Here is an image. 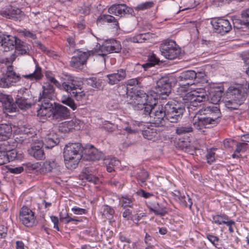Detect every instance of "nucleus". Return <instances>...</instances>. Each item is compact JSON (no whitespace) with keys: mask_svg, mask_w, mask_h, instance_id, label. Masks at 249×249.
Masks as SVG:
<instances>
[{"mask_svg":"<svg viewBox=\"0 0 249 249\" xmlns=\"http://www.w3.org/2000/svg\"><path fill=\"white\" fill-rule=\"evenodd\" d=\"M126 83V87H123L122 89L125 93L127 102L130 104L131 101L133 100L134 97L131 98L130 94L133 95L134 93L137 95L138 90L136 89V86L139 84V82L137 78H133L127 80Z\"/></svg>","mask_w":249,"mask_h":249,"instance_id":"20","label":"nucleus"},{"mask_svg":"<svg viewBox=\"0 0 249 249\" xmlns=\"http://www.w3.org/2000/svg\"><path fill=\"white\" fill-rule=\"evenodd\" d=\"M137 194L140 196L144 197V198H148L153 196L152 193L146 192L142 189L139 190L137 192Z\"/></svg>","mask_w":249,"mask_h":249,"instance_id":"58","label":"nucleus"},{"mask_svg":"<svg viewBox=\"0 0 249 249\" xmlns=\"http://www.w3.org/2000/svg\"><path fill=\"white\" fill-rule=\"evenodd\" d=\"M248 144L245 142L238 143L236 144V148L235 152L232 154V156L233 158L239 157V153L241 152L245 151L247 148Z\"/></svg>","mask_w":249,"mask_h":249,"instance_id":"42","label":"nucleus"},{"mask_svg":"<svg viewBox=\"0 0 249 249\" xmlns=\"http://www.w3.org/2000/svg\"><path fill=\"white\" fill-rule=\"evenodd\" d=\"M193 123L194 127L197 130H201L203 128H205L201 118H196L195 117L193 120Z\"/></svg>","mask_w":249,"mask_h":249,"instance_id":"50","label":"nucleus"},{"mask_svg":"<svg viewBox=\"0 0 249 249\" xmlns=\"http://www.w3.org/2000/svg\"><path fill=\"white\" fill-rule=\"evenodd\" d=\"M85 178L88 181L94 184H97L99 182L98 178L91 174L86 175Z\"/></svg>","mask_w":249,"mask_h":249,"instance_id":"57","label":"nucleus"},{"mask_svg":"<svg viewBox=\"0 0 249 249\" xmlns=\"http://www.w3.org/2000/svg\"><path fill=\"white\" fill-rule=\"evenodd\" d=\"M134 128L127 126L124 128L127 133L141 132L143 137L148 140L155 142L160 139L161 131L157 126L153 127L147 123L135 122Z\"/></svg>","mask_w":249,"mask_h":249,"instance_id":"5","label":"nucleus"},{"mask_svg":"<svg viewBox=\"0 0 249 249\" xmlns=\"http://www.w3.org/2000/svg\"><path fill=\"white\" fill-rule=\"evenodd\" d=\"M70 116V112L67 107L59 104H54L51 120L59 122L68 119Z\"/></svg>","mask_w":249,"mask_h":249,"instance_id":"14","label":"nucleus"},{"mask_svg":"<svg viewBox=\"0 0 249 249\" xmlns=\"http://www.w3.org/2000/svg\"><path fill=\"white\" fill-rule=\"evenodd\" d=\"M71 211L75 214L82 215L86 213L87 211L85 209L80 208L77 206H74L71 208Z\"/></svg>","mask_w":249,"mask_h":249,"instance_id":"56","label":"nucleus"},{"mask_svg":"<svg viewBox=\"0 0 249 249\" xmlns=\"http://www.w3.org/2000/svg\"><path fill=\"white\" fill-rule=\"evenodd\" d=\"M148 208L150 212L154 213L156 215L163 216L167 213L166 208L158 203L153 204Z\"/></svg>","mask_w":249,"mask_h":249,"instance_id":"29","label":"nucleus"},{"mask_svg":"<svg viewBox=\"0 0 249 249\" xmlns=\"http://www.w3.org/2000/svg\"><path fill=\"white\" fill-rule=\"evenodd\" d=\"M166 119L171 123L177 122L180 119L184 111V108L175 102H168L165 105Z\"/></svg>","mask_w":249,"mask_h":249,"instance_id":"9","label":"nucleus"},{"mask_svg":"<svg viewBox=\"0 0 249 249\" xmlns=\"http://www.w3.org/2000/svg\"><path fill=\"white\" fill-rule=\"evenodd\" d=\"M206 238L215 247H217L219 241V238L217 236L208 233L206 234Z\"/></svg>","mask_w":249,"mask_h":249,"instance_id":"52","label":"nucleus"},{"mask_svg":"<svg viewBox=\"0 0 249 249\" xmlns=\"http://www.w3.org/2000/svg\"><path fill=\"white\" fill-rule=\"evenodd\" d=\"M122 207L124 208L126 207L132 208L134 204V199L127 196H122L119 198Z\"/></svg>","mask_w":249,"mask_h":249,"instance_id":"34","label":"nucleus"},{"mask_svg":"<svg viewBox=\"0 0 249 249\" xmlns=\"http://www.w3.org/2000/svg\"><path fill=\"white\" fill-rule=\"evenodd\" d=\"M88 146L84 149L80 143H70L66 145L64 150L65 164L68 169H75L84 153L89 156L91 160H98L100 158L94 153L95 150L90 152Z\"/></svg>","mask_w":249,"mask_h":249,"instance_id":"3","label":"nucleus"},{"mask_svg":"<svg viewBox=\"0 0 249 249\" xmlns=\"http://www.w3.org/2000/svg\"><path fill=\"white\" fill-rule=\"evenodd\" d=\"M69 213L67 212V211H64V210H62V211H61V212H60L59 213V218H60V220L61 221H64L65 222V221L66 220V219L68 218V217L69 216Z\"/></svg>","mask_w":249,"mask_h":249,"instance_id":"64","label":"nucleus"},{"mask_svg":"<svg viewBox=\"0 0 249 249\" xmlns=\"http://www.w3.org/2000/svg\"><path fill=\"white\" fill-rule=\"evenodd\" d=\"M193 130V127L190 125H184L177 127L176 133L178 135H182L191 132Z\"/></svg>","mask_w":249,"mask_h":249,"instance_id":"40","label":"nucleus"},{"mask_svg":"<svg viewBox=\"0 0 249 249\" xmlns=\"http://www.w3.org/2000/svg\"><path fill=\"white\" fill-rule=\"evenodd\" d=\"M27 167L30 170H37L41 167V164L39 162H36L34 163H28Z\"/></svg>","mask_w":249,"mask_h":249,"instance_id":"59","label":"nucleus"},{"mask_svg":"<svg viewBox=\"0 0 249 249\" xmlns=\"http://www.w3.org/2000/svg\"><path fill=\"white\" fill-rule=\"evenodd\" d=\"M8 142H5L1 145L0 149V165H3L9 162L8 160V156L6 155V152L4 150L5 149L2 147L3 145H6Z\"/></svg>","mask_w":249,"mask_h":249,"instance_id":"39","label":"nucleus"},{"mask_svg":"<svg viewBox=\"0 0 249 249\" xmlns=\"http://www.w3.org/2000/svg\"><path fill=\"white\" fill-rule=\"evenodd\" d=\"M229 219L228 215L224 213L212 216V223L220 225L225 224Z\"/></svg>","mask_w":249,"mask_h":249,"instance_id":"33","label":"nucleus"},{"mask_svg":"<svg viewBox=\"0 0 249 249\" xmlns=\"http://www.w3.org/2000/svg\"><path fill=\"white\" fill-rule=\"evenodd\" d=\"M244 89L240 86L230 87L227 93L228 100L225 102L226 107L231 109H236L245 99Z\"/></svg>","mask_w":249,"mask_h":249,"instance_id":"6","label":"nucleus"},{"mask_svg":"<svg viewBox=\"0 0 249 249\" xmlns=\"http://www.w3.org/2000/svg\"><path fill=\"white\" fill-rule=\"evenodd\" d=\"M101 213L103 218L107 219L110 222L113 218L114 211L112 208L107 205L103 206Z\"/></svg>","mask_w":249,"mask_h":249,"instance_id":"32","label":"nucleus"},{"mask_svg":"<svg viewBox=\"0 0 249 249\" xmlns=\"http://www.w3.org/2000/svg\"><path fill=\"white\" fill-rule=\"evenodd\" d=\"M126 77V71L124 69L118 70L115 72L107 75V81L111 85L118 84Z\"/></svg>","mask_w":249,"mask_h":249,"instance_id":"24","label":"nucleus"},{"mask_svg":"<svg viewBox=\"0 0 249 249\" xmlns=\"http://www.w3.org/2000/svg\"><path fill=\"white\" fill-rule=\"evenodd\" d=\"M154 6V2L151 1H146L138 5L135 7L137 11H142L152 7Z\"/></svg>","mask_w":249,"mask_h":249,"instance_id":"45","label":"nucleus"},{"mask_svg":"<svg viewBox=\"0 0 249 249\" xmlns=\"http://www.w3.org/2000/svg\"><path fill=\"white\" fill-rule=\"evenodd\" d=\"M61 102L63 104L70 107L73 110L77 108V106L73 100L69 96H62L61 98Z\"/></svg>","mask_w":249,"mask_h":249,"instance_id":"41","label":"nucleus"},{"mask_svg":"<svg viewBox=\"0 0 249 249\" xmlns=\"http://www.w3.org/2000/svg\"><path fill=\"white\" fill-rule=\"evenodd\" d=\"M58 140L56 139L55 140L50 138V137H47L45 139V142H43V145L45 146V148L48 149H51L58 143Z\"/></svg>","mask_w":249,"mask_h":249,"instance_id":"43","label":"nucleus"},{"mask_svg":"<svg viewBox=\"0 0 249 249\" xmlns=\"http://www.w3.org/2000/svg\"><path fill=\"white\" fill-rule=\"evenodd\" d=\"M234 143V141L231 139H227L223 141L224 145L226 148H230L232 147Z\"/></svg>","mask_w":249,"mask_h":249,"instance_id":"63","label":"nucleus"},{"mask_svg":"<svg viewBox=\"0 0 249 249\" xmlns=\"http://www.w3.org/2000/svg\"><path fill=\"white\" fill-rule=\"evenodd\" d=\"M210 120L217 124L219 122V118L221 117V112L218 107L216 106L213 108V110L210 113L208 116Z\"/></svg>","mask_w":249,"mask_h":249,"instance_id":"38","label":"nucleus"},{"mask_svg":"<svg viewBox=\"0 0 249 249\" xmlns=\"http://www.w3.org/2000/svg\"><path fill=\"white\" fill-rule=\"evenodd\" d=\"M45 76L47 80L52 83H53L58 88L63 89L62 84L61 85L60 83L54 77L53 74L50 72H47L45 74Z\"/></svg>","mask_w":249,"mask_h":249,"instance_id":"48","label":"nucleus"},{"mask_svg":"<svg viewBox=\"0 0 249 249\" xmlns=\"http://www.w3.org/2000/svg\"><path fill=\"white\" fill-rule=\"evenodd\" d=\"M41 105L37 109V116L42 119L51 120L53 106L50 101H40Z\"/></svg>","mask_w":249,"mask_h":249,"instance_id":"19","label":"nucleus"},{"mask_svg":"<svg viewBox=\"0 0 249 249\" xmlns=\"http://www.w3.org/2000/svg\"><path fill=\"white\" fill-rule=\"evenodd\" d=\"M159 59L156 57L154 54H152L149 57L148 62L142 65L137 64L138 68H142L144 71H146L147 68L151 67L159 62Z\"/></svg>","mask_w":249,"mask_h":249,"instance_id":"31","label":"nucleus"},{"mask_svg":"<svg viewBox=\"0 0 249 249\" xmlns=\"http://www.w3.org/2000/svg\"><path fill=\"white\" fill-rule=\"evenodd\" d=\"M43 142L42 141L37 140L35 142L31 148L28 150L30 155L36 160H42L44 158V152L42 149Z\"/></svg>","mask_w":249,"mask_h":249,"instance_id":"21","label":"nucleus"},{"mask_svg":"<svg viewBox=\"0 0 249 249\" xmlns=\"http://www.w3.org/2000/svg\"><path fill=\"white\" fill-rule=\"evenodd\" d=\"M216 148H211L207 150V154L206 155V158L207 160V162L209 164H211L214 162L215 160V151L216 150Z\"/></svg>","mask_w":249,"mask_h":249,"instance_id":"44","label":"nucleus"},{"mask_svg":"<svg viewBox=\"0 0 249 249\" xmlns=\"http://www.w3.org/2000/svg\"><path fill=\"white\" fill-rule=\"evenodd\" d=\"M101 19L103 21L107 22H113L114 24V28L117 29L119 28V24L118 22L116 21L115 18L110 15H104L103 16Z\"/></svg>","mask_w":249,"mask_h":249,"instance_id":"47","label":"nucleus"},{"mask_svg":"<svg viewBox=\"0 0 249 249\" xmlns=\"http://www.w3.org/2000/svg\"><path fill=\"white\" fill-rule=\"evenodd\" d=\"M5 151L6 152V155L8 156V160H9V162L10 161L13 160H15L17 157V153L16 150H11L10 148L5 149Z\"/></svg>","mask_w":249,"mask_h":249,"instance_id":"55","label":"nucleus"},{"mask_svg":"<svg viewBox=\"0 0 249 249\" xmlns=\"http://www.w3.org/2000/svg\"><path fill=\"white\" fill-rule=\"evenodd\" d=\"M178 193V195L176 196V200H178L183 207H189L191 208L192 205V202L190 196L187 195H181L179 192Z\"/></svg>","mask_w":249,"mask_h":249,"instance_id":"30","label":"nucleus"},{"mask_svg":"<svg viewBox=\"0 0 249 249\" xmlns=\"http://www.w3.org/2000/svg\"><path fill=\"white\" fill-rule=\"evenodd\" d=\"M208 79L207 76L204 71H200L196 72V77L193 82H187L186 84H180L179 87L178 88V92L185 91L190 85H192L196 83H207Z\"/></svg>","mask_w":249,"mask_h":249,"instance_id":"22","label":"nucleus"},{"mask_svg":"<svg viewBox=\"0 0 249 249\" xmlns=\"http://www.w3.org/2000/svg\"><path fill=\"white\" fill-rule=\"evenodd\" d=\"M18 33L20 36L26 37L31 38L33 39L36 38V35L35 34L26 29L19 30Z\"/></svg>","mask_w":249,"mask_h":249,"instance_id":"51","label":"nucleus"},{"mask_svg":"<svg viewBox=\"0 0 249 249\" xmlns=\"http://www.w3.org/2000/svg\"><path fill=\"white\" fill-rule=\"evenodd\" d=\"M23 14L19 8L11 7L1 12V15L4 17L16 20L19 19L23 15Z\"/></svg>","mask_w":249,"mask_h":249,"instance_id":"25","label":"nucleus"},{"mask_svg":"<svg viewBox=\"0 0 249 249\" xmlns=\"http://www.w3.org/2000/svg\"><path fill=\"white\" fill-rule=\"evenodd\" d=\"M7 234V228L3 225H0V238H4Z\"/></svg>","mask_w":249,"mask_h":249,"instance_id":"62","label":"nucleus"},{"mask_svg":"<svg viewBox=\"0 0 249 249\" xmlns=\"http://www.w3.org/2000/svg\"><path fill=\"white\" fill-rule=\"evenodd\" d=\"M108 12L111 14L122 17L126 14H132L133 10L131 8L126 6L125 4H117L112 5L108 9Z\"/></svg>","mask_w":249,"mask_h":249,"instance_id":"23","label":"nucleus"},{"mask_svg":"<svg viewBox=\"0 0 249 249\" xmlns=\"http://www.w3.org/2000/svg\"><path fill=\"white\" fill-rule=\"evenodd\" d=\"M203 123L204 124V126L205 127H207V126L208 124H217L215 122H214L213 121H212L210 120V119L208 117H200Z\"/></svg>","mask_w":249,"mask_h":249,"instance_id":"61","label":"nucleus"},{"mask_svg":"<svg viewBox=\"0 0 249 249\" xmlns=\"http://www.w3.org/2000/svg\"><path fill=\"white\" fill-rule=\"evenodd\" d=\"M19 219L22 224L27 227H32L36 224L35 213L27 206H23L20 211Z\"/></svg>","mask_w":249,"mask_h":249,"instance_id":"12","label":"nucleus"},{"mask_svg":"<svg viewBox=\"0 0 249 249\" xmlns=\"http://www.w3.org/2000/svg\"><path fill=\"white\" fill-rule=\"evenodd\" d=\"M216 106L212 105L202 107L199 110V113L201 115H206L208 116L210 113L213 110V108L215 107Z\"/></svg>","mask_w":249,"mask_h":249,"instance_id":"53","label":"nucleus"},{"mask_svg":"<svg viewBox=\"0 0 249 249\" xmlns=\"http://www.w3.org/2000/svg\"><path fill=\"white\" fill-rule=\"evenodd\" d=\"M18 38L10 35L0 36V51L8 52L15 48Z\"/></svg>","mask_w":249,"mask_h":249,"instance_id":"18","label":"nucleus"},{"mask_svg":"<svg viewBox=\"0 0 249 249\" xmlns=\"http://www.w3.org/2000/svg\"><path fill=\"white\" fill-rule=\"evenodd\" d=\"M171 89L169 78L163 77L157 81L155 91H151L146 94L143 91L140 90L137 91V95L134 93L130 94L131 98L134 97L130 104L138 109H143L144 112L149 113L154 106L158 105V97L166 98L170 93Z\"/></svg>","mask_w":249,"mask_h":249,"instance_id":"1","label":"nucleus"},{"mask_svg":"<svg viewBox=\"0 0 249 249\" xmlns=\"http://www.w3.org/2000/svg\"><path fill=\"white\" fill-rule=\"evenodd\" d=\"M196 77V72L194 71H183L177 77V80L178 82L185 81L187 82H193Z\"/></svg>","mask_w":249,"mask_h":249,"instance_id":"27","label":"nucleus"},{"mask_svg":"<svg viewBox=\"0 0 249 249\" xmlns=\"http://www.w3.org/2000/svg\"><path fill=\"white\" fill-rule=\"evenodd\" d=\"M63 89L73 96L77 101L85 99L86 94L82 89L81 85L76 79L71 78L67 82L62 83Z\"/></svg>","mask_w":249,"mask_h":249,"instance_id":"7","label":"nucleus"},{"mask_svg":"<svg viewBox=\"0 0 249 249\" xmlns=\"http://www.w3.org/2000/svg\"><path fill=\"white\" fill-rule=\"evenodd\" d=\"M15 48V52L18 55H25L29 53L30 46L18 38Z\"/></svg>","mask_w":249,"mask_h":249,"instance_id":"26","label":"nucleus"},{"mask_svg":"<svg viewBox=\"0 0 249 249\" xmlns=\"http://www.w3.org/2000/svg\"><path fill=\"white\" fill-rule=\"evenodd\" d=\"M145 115H149L150 121L155 126H162L164 123V119L166 117V109L165 106L158 105L154 106L149 113L144 112Z\"/></svg>","mask_w":249,"mask_h":249,"instance_id":"10","label":"nucleus"},{"mask_svg":"<svg viewBox=\"0 0 249 249\" xmlns=\"http://www.w3.org/2000/svg\"><path fill=\"white\" fill-rule=\"evenodd\" d=\"M122 49L120 42L114 39L106 40L104 44L96 49V54L104 57L108 53H119Z\"/></svg>","mask_w":249,"mask_h":249,"instance_id":"11","label":"nucleus"},{"mask_svg":"<svg viewBox=\"0 0 249 249\" xmlns=\"http://www.w3.org/2000/svg\"><path fill=\"white\" fill-rule=\"evenodd\" d=\"M52 222L53 223V228L56 229L57 231H59V228L58 226L59 219L57 217L52 215L50 217Z\"/></svg>","mask_w":249,"mask_h":249,"instance_id":"60","label":"nucleus"},{"mask_svg":"<svg viewBox=\"0 0 249 249\" xmlns=\"http://www.w3.org/2000/svg\"><path fill=\"white\" fill-rule=\"evenodd\" d=\"M16 103L21 109L28 108L31 106V104L28 103L27 100L22 98L17 99Z\"/></svg>","mask_w":249,"mask_h":249,"instance_id":"46","label":"nucleus"},{"mask_svg":"<svg viewBox=\"0 0 249 249\" xmlns=\"http://www.w3.org/2000/svg\"><path fill=\"white\" fill-rule=\"evenodd\" d=\"M56 93L53 86L49 82H45L42 86V91L40 92L39 101H50L54 100Z\"/></svg>","mask_w":249,"mask_h":249,"instance_id":"17","label":"nucleus"},{"mask_svg":"<svg viewBox=\"0 0 249 249\" xmlns=\"http://www.w3.org/2000/svg\"><path fill=\"white\" fill-rule=\"evenodd\" d=\"M120 161L116 158L106 160L105 164L106 165L107 170L108 172H111L114 170V167L119 164Z\"/></svg>","mask_w":249,"mask_h":249,"instance_id":"36","label":"nucleus"},{"mask_svg":"<svg viewBox=\"0 0 249 249\" xmlns=\"http://www.w3.org/2000/svg\"><path fill=\"white\" fill-rule=\"evenodd\" d=\"M149 33L141 34L129 38V40L134 43H142L149 39Z\"/></svg>","mask_w":249,"mask_h":249,"instance_id":"35","label":"nucleus"},{"mask_svg":"<svg viewBox=\"0 0 249 249\" xmlns=\"http://www.w3.org/2000/svg\"><path fill=\"white\" fill-rule=\"evenodd\" d=\"M83 125L82 122L75 119L60 123L58 129L62 133H69L73 130H80Z\"/></svg>","mask_w":249,"mask_h":249,"instance_id":"16","label":"nucleus"},{"mask_svg":"<svg viewBox=\"0 0 249 249\" xmlns=\"http://www.w3.org/2000/svg\"><path fill=\"white\" fill-rule=\"evenodd\" d=\"M12 134V127L10 125L0 124V141H5Z\"/></svg>","mask_w":249,"mask_h":249,"instance_id":"28","label":"nucleus"},{"mask_svg":"<svg viewBox=\"0 0 249 249\" xmlns=\"http://www.w3.org/2000/svg\"><path fill=\"white\" fill-rule=\"evenodd\" d=\"M241 17L243 23L249 28V8L242 11Z\"/></svg>","mask_w":249,"mask_h":249,"instance_id":"49","label":"nucleus"},{"mask_svg":"<svg viewBox=\"0 0 249 249\" xmlns=\"http://www.w3.org/2000/svg\"><path fill=\"white\" fill-rule=\"evenodd\" d=\"M149 175L147 172L144 170H141L137 175L138 179L142 183L145 182L148 178Z\"/></svg>","mask_w":249,"mask_h":249,"instance_id":"54","label":"nucleus"},{"mask_svg":"<svg viewBox=\"0 0 249 249\" xmlns=\"http://www.w3.org/2000/svg\"><path fill=\"white\" fill-rule=\"evenodd\" d=\"M160 49L161 54L165 58L173 60L179 56L181 53L180 48L174 40H166L161 44Z\"/></svg>","mask_w":249,"mask_h":249,"instance_id":"8","label":"nucleus"},{"mask_svg":"<svg viewBox=\"0 0 249 249\" xmlns=\"http://www.w3.org/2000/svg\"><path fill=\"white\" fill-rule=\"evenodd\" d=\"M56 163L53 160H46L41 165L42 171L45 172H51L56 166Z\"/></svg>","mask_w":249,"mask_h":249,"instance_id":"37","label":"nucleus"},{"mask_svg":"<svg viewBox=\"0 0 249 249\" xmlns=\"http://www.w3.org/2000/svg\"><path fill=\"white\" fill-rule=\"evenodd\" d=\"M211 23L213 31L222 35L228 33L231 29V25L227 19L220 18H213L212 19Z\"/></svg>","mask_w":249,"mask_h":249,"instance_id":"13","label":"nucleus"},{"mask_svg":"<svg viewBox=\"0 0 249 249\" xmlns=\"http://www.w3.org/2000/svg\"><path fill=\"white\" fill-rule=\"evenodd\" d=\"M223 92L218 89L211 90L209 96L203 89L192 90L182 96L184 104L197 107L202 102L209 100L213 105L217 104L220 101Z\"/></svg>","mask_w":249,"mask_h":249,"instance_id":"4","label":"nucleus"},{"mask_svg":"<svg viewBox=\"0 0 249 249\" xmlns=\"http://www.w3.org/2000/svg\"><path fill=\"white\" fill-rule=\"evenodd\" d=\"M16 55L12 54L10 57H6L2 60L1 62L5 63L7 66L6 74L0 80V87L1 88H8L14 86L19 82L22 78H25L31 81H37L41 79L43 75L41 72V68L38 66L33 73L29 74L22 75L21 76L16 73L13 70V66L10 65L15 60Z\"/></svg>","mask_w":249,"mask_h":249,"instance_id":"2","label":"nucleus"},{"mask_svg":"<svg viewBox=\"0 0 249 249\" xmlns=\"http://www.w3.org/2000/svg\"><path fill=\"white\" fill-rule=\"evenodd\" d=\"M92 51L82 52L78 51L75 55L72 57L71 61V66L75 68L80 69L86 64L89 56L92 54Z\"/></svg>","mask_w":249,"mask_h":249,"instance_id":"15","label":"nucleus"}]
</instances>
